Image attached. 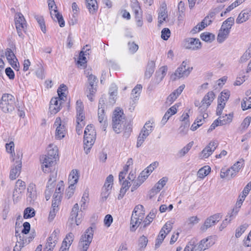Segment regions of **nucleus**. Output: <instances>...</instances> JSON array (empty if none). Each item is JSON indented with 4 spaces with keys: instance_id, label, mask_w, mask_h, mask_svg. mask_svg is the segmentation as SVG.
<instances>
[{
    "instance_id": "f257e3e1",
    "label": "nucleus",
    "mask_w": 251,
    "mask_h": 251,
    "mask_svg": "<svg viewBox=\"0 0 251 251\" xmlns=\"http://www.w3.org/2000/svg\"><path fill=\"white\" fill-rule=\"evenodd\" d=\"M42 162V170L45 173H48L50 168L58 158V148L56 146L50 145L48 147V153L45 155Z\"/></svg>"
},
{
    "instance_id": "f03ea898",
    "label": "nucleus",
    "mask_w": 251,
    "mask_h": 251,
    "mask_svg": "<svg viewBox=\"0 0 251 251\" xmlns=\"http://www.w3.org/2000/svg\"><path fill=\"white\" fill-rule=\"evenodd\" d=\"M144 208V206L141 204L136 205L134 208L130 220L131 231H135L143 221L145 215Z\"/></svg>"
},
{
    "instance_id": "7ed1b4c3",
    "label": "nucleus",
    "mask_w": 251,
    "mask_h": 251,
    "mask_svg": "<svg viewBox=\"0 0 251 251\" xmlns=\"http://www.w3.org/2000/svg\"><path fill=\"white\" fill-rule=\"evenodd\" d=\"M112 122L114 131L117 133L121 132L124 128L126 122L123 111L120 108H117L114 111Z\"/></svg>"
},
{
    "instance_id": "20e7f679",
    "label": "nucleus",
    "mask_w": 251,
    "mask_h": 251,
    "mask_svg": "<svg viewBox=\"0 0 251 251\" xmlns=\"http://www.w3.org/2000/svg\"><path fill=\"white\" fill-rule=\"evenodd\" d=\"M15 99L13 96L9 94H3L0 101V107L3 112L9 113L15 109Z\"/></svg>"
},
{
    "instance_id": "39448f33",
    "label": "nucleus",
    "mask_w": 251,
    "mask_h": 251,
    "mask_svg": "<svg viewBox=\"0 0 251 251\" xmlns=\"http://www.w3.org/2000/svg\"><path fill=\"white\" fill-rule=\"evenodd\" d=\"M93 232V228L90 227L87 229L84 234L82 235L78 244L80 251H87L92 241Z\"/></svg>"
},
{
    "instance_id": "423d86ee",
    "label": "nucleus",
    "mask_w": 251,
    "mask_h": 251,
    "mask_svg": "<svg viewBox=\"0 0 251 251\" xmlns=\"http://www.w3.org/2000/svg\"><path fill=\"white\" fill-rule=\"evenodd\" d=\"M188 61L187 60L183 61L181 65L175 71L174 76H175L174 80L176 78H180L182 77H187L192 70L193 67L188 66Z\"/></svg>"
},
{
    "instance_id": "0eeeda50",
    "label": "nucleus",
    "mask_w": 251,
    "mask_h": 251,
    "mask_svg": "<svg viewBox=\"0 0 251 251\" xmlns=\"http://www.w3.org/2000/svg\"><path fill=\"white\" fill-rule=\"evenodd\" d=\"M16 160L10 171L9 177L12 180L15 179L19 175L22 168V153L20 151L17 152Z\"/></svg>"
},
{
    "instance_id": "6e6552de",
    "label": "nucleus",
    "mask_w": 251,
    "mask_h": 251,
    "mask_svg": "<svg viewBox=\"0 0 251 251\" xmlns=\"http://www.w3.org/2000/svg\"><path fill=\"white\" fill-rule=\"evenodd\" d=\"M88 81L89 86L86 90L87 97L91 101H93V97L97 91L96 86L98 79L96 76L91 74L88 76Z\"/></svg>"
},
{
    "instance_id": "1a4fd4ad",
    "label": "nucleus",
    "mask_w": 251,
    "mask_h": 251,
    "mask_svg": "<svg viewBox=\"0 0 251 251\" xmlns=\"http://www.w3.org/2000/svg\"><path fill=\"white\" fill-rule=\"evenodd\" d=\"M56 176V171L51 172L50 174V178L47 183L46 189L45 192V198L47 201H48L50 199L51 194L53 191V188L55 185Z\"/></svg>"
},
{
    "instance_id": "9d476101",
    "label": "nucleus",
    "mask_w": 251,
    "mask_h": 251,
    "mask_svg": "<svg viewBox=\"0 0 251 251\" xmlns=\"http://www.w3.org/2000/svg\"><path fill=\"white\" fill-rule=\"evenodd\" d=\"M214 243L213 237L209 236L201 240L199 244L195 245L194 250V251H203L209 248Z\"/></svg>"
},
{
    "instance_id": "9b49d317",
    "label": "nucleus",
    "mask_w": 251,
    "mask_h": 251,
    "mask_svg": "<svg viewBox=\"0 0 251 251\" xmlns=\"http://www.w3.org/2000/svg\"><path fill=\"white\" fill-rule=\"evenodd\" d=\"M184 47L186 49L197 50L201 48V42L198 38H188L184 40Z\"/></svg>"
},
{
    "instance_id": "f8f14e48",
    "label": "nucleus",
    "mask_w": 251,
    "mask_h": 251,
    "mask_svg": "<svg viewBox=\"0 0 251 251\" xmlns=\"http://www.w3.org/2000/svg\"><path fill=\"white\" fill-rule=\"evenodd\" d=\"M59 233L60 230L56 228L54 230L52 233L48 237L47 242L46 244V248L48 249L47 251H51L53 249L57 242Z\"/></svg>"
},
{
    "instance_id": "ddd939ff",
    "label": "nucleus",
    "mask_w": 251,
    "mask_h": 251,
    "mask_svg": "<svg viewBox=\"0 0 251 251\" xmlns=\"http://www.w3.org/2000/svg\"><path fill=\"white\" fill-rule=\"evenodd\" d=\"M56 126L55 137L57 139H61L64 137L66 133V127L64 124H62L60 117L56 118L54 124Z\"/></svg>"
},
{
    "instance_id": "4468645a",
    "label": "nucleus",
    "mask_w": 251,
    "mask_h": 251,
    "mask_svg": "<svg viewBox=\"0 0 251 251\" xmlns=\"http://www.w3.org/2000/svg\"><path fill=\"white\" fill-rule=\"evenodd\" d=\"M222 216L220 213L215 214L210 216L206 219L204 224L201 226V229L203 231H205L208 228L218 222L222 218Z\"/></svg>"
},
{
    "instance_id": "2eb2a0df",
    "label": "nucleus",
    "mask_w": 251,
    "mask_h": 251,
    "mask_svg": "<svg viewBox=\"0 0 251 251\" xmlns=\"http://www.w3.org/2000/svg\"><path fill=\"white\" fill-rule=\"evenodd\" d=\"M218 143L216 141H211L208 145L202 151L201 155L203 158L208 157L218 147Z\"/></svg>"
},
{
    "instance_id": "dca6fc26",
    "label": "nucleus",
    "mask_w": 251,
    "mask_h": 251,
    "mask_svg": "<svg viewBox=\"0 0 251 251\" xmlns=\"http://www.w3.org/2000/svg\"><path fill=\"white\" fill-rule=\"evenodd\" d=\"M78 209V205L77 203H75L72 208L69 218V221L71 225L75 224L78 226L81 223L80 218H77Z\"/></svg>"
},
{
    "instance_id": "f3484780",
    "label": "nucleus",
    "mask_w": 251,
    "mask_h": 251,
    "mask_svg": "<svg viewBox=\"0 0 251 251\" xmlns=\"http://www.w3.org/2000/svg\"><path fill=\"white\" fill-rule=\"evenodd\" d=\"M61 102L58 98H53L50 101L49 107L50 111L51 114H55L61 109Z\"/></svg>"
},
{
    "instance_id": "a211bd4d",
    "label": "nucleus",
    "mask_w": 251,
    "mask_h": 251,
    "mask_svg": "<svg viewBox=\"0 0 251 251\" xmlns=\"http://www.w3.org/2000/svg\"><path fill=\"white\" fill-rule=\"evenodd\" d=\"M37 195L35 184H30L27 189V201L30 203L33 202L37 198Z\"/></svg>"
},
{
    "instance_id": "6ab92c4d",
    "label": "nucleus",
    "mask_w": 251,
    "mask_h": 251,
    "mask_svg": "<svg viewBox=\"0 0 251 251\" xmlns=\"http://www.w3.org/2000/svg\"><path fill=\"white\" fill-rule=\"evenodd\" d=\"M96 136H91L90 135H84V150L86 154H88L95 143Z\"/></svg>"
},
{
    "instance_id": "aec40b11",
    "label": "nucleus",
    "mask_w": 251,
    "mask_h": 251,
    "mask_svg": "<svg viewBox=\"0 0 251 251\" xmlns=\"http://www.w3.org/2000/svg\"><path fill=\"white\" fill-rule=\"evenodd\" d=\"M142 89V86L141 84H137L132 90L131 95L133 103H131V105L133 107H134V104L138 100Z\"/></svg>"
},
{
    "instance_id": "412c9836",
    "label": "nucleus",
    "mask_w": 251,
    "mask_h": 251,
    "mask_svg": "<svg viewBox=\"0 0 251 251\" xmlns=\"http://www.w3.org/2000/svg\"><path fill=\"white\" fill-rule=\"evenodd\" d=\"M176 112L177 108L176 104H175L172 106L171 107H170L165 113L161 122L162 125L164 126L166 123L167 121L169 119V118L172 115L175 114Z\"/></svg>"
},
{
    "instance_id": "4be33fe9",
    "label": "nucleus",
    "mask_w": 251,
    "mask_h": 251,
    "mask_svg": "<svg viewBox=\"0 0 251 251\" xmlns=\"http://www.w3.org/2000/svg\"><path fill=\"white\" fill-rule=\"evenodd\" d=\"M14 20L16 27L25 28L26 26L25 20L22 13H16Z\"/></svg>"
},
{
    "instance_id": "5701e85b",
    "label": "nucleus",
    "mask_w": 251,
    "mask_h": 251,
    "mask_svg": "<svg viewBox=\"0 0 251 251\" xmlns=\"http://www.w3.org/2000/svg\"><path fill=\"white\" fill-rule=\"evenodd\" d=\"M229 33L230 32L227 29H226L221 27L219 31L217 38L218 42L219 43H223L225 40L228 38Z\"/></svg>"
},
{
    "instance_id": "b1692460",
    "label": "nucleus",
    "mask_w": 251,
    "mask_h": 251,
    "mask_svg": "<svg viewBox=\"0 0 251 251\" xmlns=\"http://www.w3.org/2000/svg\"><path fill=\"white\" fill-rule=\"evenodd\" d=\"M98 120L102 126V129L105 130L107 124L106 123L107 118L104 114V110H98Z\"/></svg>"
},
{
    "instance_id": "393cba45",
    "label": "nucleus",
    "mask_w": 251,
    "mask_h": 251,
    "mask_svg": "<svg viewBox=\"0 0 251 251\" xmlns=\"http://www.w3.org/2000/svg\"><path fill=\"white\" fill-rule=\"evenodd\" d=\"M86 6L90 13L94 14L98 10V6L96 0H85Z\"/></svg>"
},
{
    "instance_id": "a878e982",
    "label": "nucleus",
    "mask_w": 251,
    "mask_h": 251,
    "mask_svg": "<svg viewBox=\"0 0 251 251\" xmlns=\"http://www.w3.org/2000/svg\"><path fill=\"white\" fill-rule=\"evenodd\" d=\"M215 95L212 91L209 92L202 99L201 103L208 106L211 104L215 98Z\"/></svg>"
},
{
    "instance_id": "bb28decb",
    "label": "nucleus",
    "mask_w": 251,
    "mask_h": 251,
    "mask_svg": "<svg viewBox=\"0 0 251 251\" xmlns=\"http://www.w3.org/2000/svg\"><path fill=\"white\" fill-rule=\"evenodd\" d=\"M155 165V163H152L143 171L139 175L140 177L145 180L154 169V167H156Z\"/></svg>"
},
{
    "instance_id": "cd10ccee",
    "label": "nucleus",
    "mask_w": 251,
    "mask_h": 251,
    "mask_svg": "<svg viewBox=\"0 0 251 251\" xmlns=\"http://www.w3.org/2000/svg\"><path fill=\"white\" fill-rule=\"evenodd\" d=\"M157 212V210L156 209H153L151 210V211L150 212V213L148 215V216L143 221V227H145L150 224L153 219L155 218Z\"/></svg>"
},
{
    "instance_id": "c85d7f7f",
    "label": "nucleus",
    "mask_w": 251,
    "mask_h": 251,
    "mask_svg": "<svg viewBox=\"0 0 251 251\" xmlns=\"http://www.w3.org/2000/svg\"><path fill=\"white\" fill-rule=\"evenodd\" d=\"M155 62L153 61H149L147 69L145 73V76L146 78H149L152 75L154 71Z\"/></svg>"
},
{
    "instance_id": "c756f323",
    "label": "nucleus",
    "mask_w": 251,
    "mask_h": 251,
    "mask_svg": "<svg viewBox=\"0 0 251 251\" xmlns=\"http://www.w3.org/2000/svg\"><path fill=\"white\" fill-rule=\"evenodd\" d=\"M168 179L164 177L159 180V181L152 188L151 190L153 192L157 193L159 192L166 184Z\"/></svg>"
},
{
    "instance_id": "7c9ffc66",
    "label": "nucleus",
    "mask_w": 251,
    "mask_h": 251,
    "mask_svg": "<svg viewBox=\"0 0 251 251\" xmlns=\"http://www.w3.org/2000/svg\"><path fill=\"white\" fill-rule=\"evenodd\" d=\"M117 94V88L115 85L112 86L109 89V103L113 105L116 102V97Z\"/></svg>"
},
{
    "instance_id": "2f4dec72",
    "label": "nucleus",
    "mask_w": 251,
    "mask_h": 251,
    "mask_svg": "<svg viewBox=\"0 0 251 251\" xmlns=\"http://www.w3.org/2000/svg\"><path fill=\"white\" fill-rule=\"evenodd\" d=\"M249 16V13L248 11L243 10L238 15L236 22L237 24L243 23L248 20Z\"/></svg>"
},
{
    "instance_id": "473e14b6",
    "label": "nucleus",
    "mask_w": 251,
    "mask_h": 251,
    "mask_svg": "<svg viewBox=\"0 0 251 251\" xmlns=\"http://www.w3.org/2000/svg\"><path fill=\"white\" fill-rule=\"evenodd\" d=\"M78 179V172L76 170H73L71 172V174L69 176V183L71 185V183H73L75 186V184H76Z\"/></svg>"
},
{
    "instance_id": "72a5a7b5",
    "label": "nucleus",
    "mask_w": 251,
    "mask_h": 251,
    "mask_svg": "<svg viewBox=\"0 0 251 251\" xmlns=\"http://www.w3.org/2000/svg\"><path fill=\"white\" fill-rule=\"evenodd\" d=\"M149 135V134L148 131H147V132H146L145 131L141 130V131L140 133L139 134L138 137V139H137V144H136V146L137 148L140 147L142 145V144L144 142L145 139Z\"/></svg>"
},
{
    "instance_id": "f704fd0d",
    "label": "nucleus",
    "mask_w": 251,
    "mask_h": 251,
    "mask_svg": "<svg viewBox=\"0 0 251 251\" xmlns=\"http://www.w3.org/2000/svg\"><path fill=\"white\" fill-rule=\"evenodd\" d=\"M234 24V18L233 17H229L227 18L226 21H225L222 25L221 27L225 28L226 29H228V30L230 32V29L231 27Z\"/></svg>"
},
{
    "instance_id": "c9c22d12",
    "label": "nucleus",
    "mask_w": 251,
    "mask_h": 251,
    "mask_svg": "<svg viewBox=\"0 0 251 251\" xmlns=\"http://www.w3.org/2000/svg\"><path fill=\"white\" fill-rule=\"evenodd\" d=\"M167 18V11L166 6H162L160 8V11L158 14V23L159 24H162L164 21L166 20Z\"/></svg>"
},
{
    "instance_id": "e433bc0d",
    "label": "nucleus",
    "mask_w": 251,
    "mask_h": 251,
    "mask_svg": "<svg viewBox=\"0 0 251 251\" xmlns=\"http://www.w3.org/2000/svg\"><path fill=\"white\" fill-rule=\"evenodd\" d=\"M15 234L17 237L19 236L20 239L19 241H17L15 246L14 247L13 251H20L25 245L24 240L23 239L24 237L21 238L22 237L20 236V234L17 231H16Z\"/></svg>"
},
{
    "instance_id": "4c0bfd02",
    "label": "nucleus",
    "mask_w": 251,
    "mask_h": 251,
    "mask_svg": "<svg viewBox=\"0 0 251 251\" xmlns=\"http://www.w3.org/2000/svg\"><path fill=\"white\" fill-rule=\"evenodd\" d=\"M211 168L208 166H205L200 169L198 172V176L199 178H203L208 175L210 172Z\"/></svg>"
},
{
    "instance_id": "58836bf2",
    "label": "nucleus",
    "mask_w": 251,
    "mask_h": 251,
    "mask_svg": "<svg viewBox=\"0 0 251 251\" xmlns=\"http://www.w3.org/2000/svg\"><path fill=\"white\" fill-rule=\"evenodd\" d=\"M5 55L9 63L13 67L14 63L16 64L14 59L16 58L15 54L10 49H7L5 51Z\"/></svg>"
},
{
    "instance_id": "ea45409f",
    "label": "nucleus",
    "mask_w": 251,
    "mask_h": 251,
    "mask_svg": "<svg viewBox=\"0 0 251 251\" xmlns=\"http://www.w3.org/2000/svg\"><path fill=\"white\" fill-rule=\"evenodd\" d=\"M241 107L244 111L251 108V97H245L243 99Z\"/></svg>"
},
{
    "instance_id": "a19ab883",
    "label": "nucleus",
    "mask_w": 251,
    "mask_h": 251,
    "mask_svg": "<svg viewBox=\"0 0 251 251\" xmlns=\"http://www.w3.org/2000/svg\"><path fill=\"white\" fill-rule=\"evenodd\" d=\"M84 136H96V132L93 125H88L84 130Z\"/></svg>"
},
{
    "instance_id": "79ce46f5",
    "label": "nucleus",
    "mask_w": 251,
    "mask_h": 251,
    "mask_svg": "<svg viewBox=\"0 0 251 251\" xmlns=\"http://www.w3.org/2000/svg\"><path fill=\"white\" fill-rule=\"evenodd\" d=\"M15 188L17 189L19 194H21L25 190V183L20 179H18L16 182Z\"/></svg>"
},
{
    "instance_id": "37998d69",
    "label": "nucleus",
    "mask_w": 251,
    "mask_h": 251,
    "mask_svg": "<svg viewBox=\"0 0 251 251\" xmlns=\"http://www.w3.org/2000/svg\"><path fill=\"white\" fill-rule=\"evenodd\" d=\"M90 50V48H87L85 51L83 50H82L80 52L78 60L77 61V63L79 64L80 66H83L86 63V59L85 56V52H86L87 51H89Z\"/></svg>"
},
{
    "instance_id": "c03bdc74",
    "label": "nucleus",
    "mask_w": 251,
    "mask_h": 251,
    "mask_svg": "<svg viewBox=\"0 0 251 251\" xmlns=\"http://www.w3.org/2000/svg\"><path fill=\"white\" fill-rule=\"evenodd\" d=\"M193 145V142H191L189 143L186 146L183 147L181 150H180L178 153V155L179 157L184 156L191 149Z\"/></svg>"
},
{
    "instance_id": "a18cd8bd",
    "label": "nucleus",
    "mask_w": 251,
    "mask_h": 251,
    "mask_svg": "<svg viewBox=\"0 0 251 251\" xmlns=\"http://www.w3.org/2000/svg\"><path fill=\"white\" fill-rule=\"evenodd\" d=\"M233 115L229 114L228 115L226 114L225 116L221 117L220 120V126L225 125L231 122L232 120Z\"/></svg>"
},
{
    "instance_id": "49530a36",
    "label": "nucleus",
    "mask_w": 251,
    "mask_h": 251,
    "mask_svg": "<svg viewBox=\"0 0 251 251\" xmlns=\"http://www.w3.org/2000/svg\"><path fill=\"white\" fill-rule=\"evenodd\" d=\"M35 215V212L33 208L27 207L24 212V218L28 219L33 217Z\"/></svg>"
},
{
    "instance_id": "de8ad7c7",
    "label": "nucleus",
    "mask_w": 251,
    "mask_h": 251,
    "mask_svg": "<svg viewBox=\"0 0 251 251\" xmlns=\"http://www.w3.org/2000/svg\"><path fill=\"white\" fill-rule=\"evenodd\" d=\"M201 40L205 42H211L214 40L215 38V35L209 32H204L201 34Z\"/></svg>"
},
{
    "instance_id": "09e8293b",
    "label": "nucleus",
    "mask_w": 251,
    "mask_h": 251,
    "mask_svg": "<svg viewBox=\"0 0 251 251\" xmlns=\"http://www.w3.org/2000/svg\"><path fill=\"white\" fill-rule=\"evenodd\" d=\"M67 89V87L65 85L62 84L60 85V87L57 89V93L58 95V100H64V97H65V93L63 91H65Z\"/></svg>"
},
{
    "instance_id": "8fccbe9b",
    "label": "nucleus",
    "mask_w": 251,
    "mask_h": 251,
    "mask_svg": "<svg viewBox=\"0 0 251 251\" xmlns=\"http://www.w3.org/2000/svg\"><path fill=\"white\" fill-rule=\"evenodd\" d=\"M54 18H56L59 24L60 27H62L65 26V22L63 19V16L57 11V9H54Z\"/></svg>"
},
{
    "instance_id": "3c124183",
    "label": "nucleus",
    "mask_w": 251,
    "mask_h": 251,
    "mask_svg": "<svg viewBox=\"0 0 251 251\" xmlns=\"http://www.w3.org/2000/svg\"><path fill=\"white\" fill-rule=\"evenodd\" d=\"M249 225L247 224H244L238 227L236 230L235 236L238 238L245 232L248 228Z\"/></svg>"
},
{
    "instance_id": "603ef678",
    "label": "nucleus",
    "mask_w": 251,
    "mask_h": 251,
    "mask_svg": "<svg viewBox=\"0 0 251 251\" xmlns=\"http://www.w3.org/2000/svg\"><path fill=\"white\" fill-rule=\"evenodd\" d=\"M144 179H143L142 177H140V176H139L137 179L133 181V185L131 187V191L133 192L137 189L138 187H139L144 182Z\"/></svg>"
},
{
    "instance_id": "864d4df0",
    "label": "nucleus",
    "mask_w": 251,
    "mask_h": 251,
    "mask_svg": "<svg viewBox=\"0 0 251 251\" xmlns=\"http://www.w3.org/2000/svg\"><path fill=\"white\" fill-rule=\"evenodd\" d=\"M230 96V92L227 90H224L221 93V96L219 97L218 100L221 102L226 101Z\"/></svg>"
},
{
    "instance_id": "5fc2aeb1",
    "label": "nucleus",
    "mask_w": 251,
    "mask_h": 251,
    "mask_svg": "<svg viewBox=\"0 0 251 251\" xmlns=\"http://www.w3.org/2000/svg\"><path fill=\"white\" fill-rule=\"evenodd\" d=\"M148 242V240L147 238L143 235L139 239L138 246L140 249H144L146 247Z\"/></svg>"
},
{
    "instance_id": "6e6d98bb",
    "label": "nucleus",
    "mask_w": 251,
    "mask_h": 251,
    "mask_svg": "<svg viewBox=\"0 0 251 251\" xmlns=\"http://www.w3.org/2000/svg\"><path fill=\"white\" fill-rule=\"evenodd\" d=\"M74 236L72 232L69 233L63 241V245H66L68 243L70 246L74 240Z\"/></svg>"
},
{
    "instance_id": "4d7b16f0",
    "label": "nucleus",
    "mask_w": 251,
    "mask_h": 251,
    "mask_svg": "<svg viewBox=\"0 0 251 251\" xmlns=\"http://www.w3.org/2000/svg\"><path fill=\"white\" fill-rule=\"evenodd\" d=\"M76 115H84L83 113V105L80 100H77L76 103Z\"/></svg>"
},
{
    "instance_id": "13d9d810",
    "label": "nucleus",
    "mask_w": 251,
    "mask_h": 251,
    "mask_svg": "<svg viewBox=\"0 0 251 251\" xmlns=\"http://www.w3.org/2000/svg\"><path fill=\"white\" fill-rule=\"evenodd\" d=\"M244 164V160L241 159L240 161L236 162L231 167L236 173H238Z\"/></svg>"
},
{
    "instance_id": "bf43d9fd",
    "label": "nucleus",
    "mask_w": 251,
    "mask_h": 251,
    "mask_svg": "<svg viewBox=\"0 0 251 251\" xmlns=\"http://www.w3.org/2000/svg\"><path fill=\"white\" fill-rule=\"evenodd\" d=\"M189 126V124L188 121H186L184 124L181 125L179 128V133L183 135L186 134L188 130Z\"/></svg>"
},
{
    "instance_id": "052dcab7",
    "label": "nucleus",
    "mask_w": 251,
    "mask_h": 251,
    "mask_svg": "<svg viewBox=\"0 0 251 251\" xmlns=\"http://www.w3.org/2000/svg\"><path fill=\"white\" fill-rule=\"evenodd\" d=\"M251 57V50L249 49L240 58L241 62H245Z\"/></svg>"
},
{
    "instance_id": "680f3d73",
    "label": "nucleus",
    "mask_w": 251,
    "mask_h": 251,
    "mask_svg": "<svg viewBox=\"0 0 251 251\" xmlns=\"http://www.w3.org/2000/svg\"><path fill=\"white\" fill-rule=\"evenodd\" d=\"M171 35V31L168 28H164L161 31V38L164 40H167Z\"/></svg>"
},
{
    "instance_id": "e2e57ef3",
    "label": "nucleus",
    "mask_w": 251,
    "mask_h": 251,
    "mask_svg": "<svg viewBox=\"0 0 251 251\" xmlns=\"http://www.w3.org/2000/svg\"><path fill=\"white\" fill-rule=\"evenodd\" d=\"M208 117L207 114H199V116L197 117L196 119L195 120L196 123H201V125L203 124V123H205V119Z\"/></svg>"
},
{
    "instance_id": "0e129e2a",
    "label": "nucleus",
    "mask_w": 251,
    "mask_h": 251,
    "mask_svg": "<svg viewBox=\"0 0 251 251\" xmlns=\"http://www.w3.org/2000/svg\"><path fill=\"white\" fill-rule=\"evenodd\" d=\"M128 49L129 51L131 53H134L136 52L138 50V46L136 44H135L134 42H128Z\"/></svg>"
},
{
    "instance_id": "69168bd1",
    "label": "nucleus",
    "mask_w": 251,
    "mask_h": 251,
    "mask_svg": "<svg viewBox=\"0 0 251 251\" xmlns=\"http://www.w3.org/2000/svg\"><path fill=\"white\" fill-rule=\"evenodd\" d=\"M75 189V187L73 183H71V185L69 184V186L66 189V197L68 199H70L73 196Z\"/></svg>"
},
{
    "instance_id": "338daca9",
    "label": "nucleus",
    "mask_w": 251,
    "mask_h": 251,
    "mask_svg": "<svg viewBox=\"0 0 251 251\" xmlns=\"http://www.w3.org/2000/svg\"><path fill=\"white\" fill-rule=\"evenodd\" d=\"M251 122V117L250 116H248L245 118L241 124V127L242 129H246L250 125Z\"/></svg>"
},
{
    "instance_id": "774afa93",
    "label": "nucleus",
    "mask_w": 251,
    "mask_h": 251,
    "mask_svg": "<svg viewBox=\"0 0 251 251\" xmlns=\"http://www.w3.org/2000/svg\"><path fill=\"white\" fill-rule=\"evenodd\" d=\"M113 222V218L110 214H107L105 216L104 219V223L105 226L109 227Z\"/></svg>"
}]
</instances>
